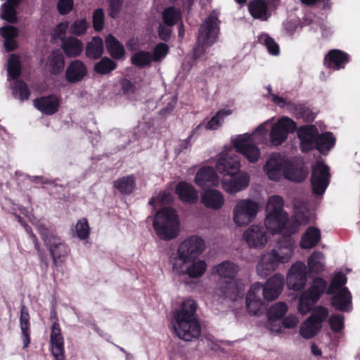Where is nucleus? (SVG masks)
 Returning <instances> with one entry per match:
<instances>
[{
	"instance_id": "56",
	"label": "nucleus",
	"mask_w": 360,
	"mask_h": 360,
	"mask_svg": "<svg viewBox=\"0 0 360 360\" xmlns=\"http://www.w3.org/2000/svg\"><path fill=\"white\" fill-rule=\"evenodd\" d=\"M252 297L251 294L247 295L246 307L250 314L257 315L263 307V302L262 300H252Z\"/></svg>"
},
{
	"instance_id": "19",
	"label": "nucleus",
	"mask_w": 360,
	"mask_h": 360,
	"mask_svg": "<svg viewBox=\"0 0 360 360\" xmlns=\"http://www.w3.org/2000/svg\"><path fill=\"white\" fill-rule=\"evenodd\" d=\"M307 271L304 263L298 262L293 264L287 276V285L293 290H300L307 282Z\"/></svg>"
},
{
	"instance_id": "15",
	"label": "nucleus",
	"mask_w": 360,
	"mask_h": 360,
	"mask_svg": "<svg viewBox=\"0 0 360 360\" xmlns=\"http://www.w3.org/2000/svg\"><path fill=\"white\" fill-rule=\"evenodd\" d=\"M295 123L290 118L283 117L271 126L269 134L270 141L274 146H279L286 141L288 135L295 131Z\"/></svg>"
},
{
	"instance_id": "42",
	"label": "nucleus",
	"mask_w": 360,
	"mask_h": 360,
	"mask_svg": "<svg viewBox=\"0 0 360 360\" xmlns=\"http://www.w3.org/2000/svg\"><path fill=\"white\" fill-rule=\"evenodd\" d=\"M103 51V40L100 37H94L93 39L87 44L86 48V54L91 58H99Z\"/></svg>"
},
{
	"instance_id": "20",
	"label": "nucleus",
	"mask_w": 360,
	"mask_h": 360,
	"mask_svg": "<svg viewBox=\"0 0 360 360\" xmlns=\"http://www.w3.org/2000/svg\"><path fill=\"white\" fill-rule=\"evenodd\" d=\"M284 287V277L276 274L270 277L263 286V296L266 300L276 299L281 293Z\"/></svg>"
},
{
	"instance_id": "61",
	"label": "nucleus",
	"mask_w": 360,
	"mask_h": 360,
	"mask_svg": "<svg viewBox=\"0 0 360 360\" xmlns=\"http://www.w3.org/2000/svg\"><path fill=\"white\" fill-rule=\"evenodd\" d=\"M57 8L61 15H65L72 11L73 0H59Z\"/></svg>"
},
{
	"instance_id": "7",
	"label": "nucleus",
	"mask_w": 360,
	"mask_h": 360,
	"mask_svg": "<svg viewBox=\"0 0 360 360\" xmlns=\"http://www.w3.org/2000/svg\"><path fill=\"white\" fill-rule=\"evenodd\" d=\"M271 120L272 119H270L261 124L252 134H240L233 140V145L236 151L242 154L250 162H257L261 156L259 148L252 143L254 136L257 134L265 135Z\"/></svg>"
},
{
	"instance_id": "12",
	"label": "nucleus",
	"mask_w": 360,
	"mask_h": 360,
	"mask_svg": "<svg viewBox=\"0 0 360 360\" xmlns=\"http://www.w3.org/2000/svg\"><path fill=\"white\" fill-rule=\"evenodd\" d=\"M172 272L176 275H187L191 279L202 277L207 269L205 260L199 257L189 259L188 261L179 260L170 263Z\"/></svg>"
},
{
	"instance_id": "22",
	"label": "nucleus",
	"mask_w": 360,
	"mask_h": 360,
	"mask_svg": "<svg viewBox=\"0 0 360 360\" xmlns=\"http://www.w3.org/2000/svg\"><path fill=\"white\" fill-rule=\"evenodd\" d=\"M195 183L200 187L218 186L219 178L211 167H202L197 172Z\"/></svg>"
},
{
	"instance_id": "2",
	"label": "nucleus",
	"mask_w": 360,
	"mask_h": 360,
	"mask_svg": "<svg viewBox=\"0 0 360 360\" xmlns=\"http://www.w3.org/2000/svg\"><path fill=\"white\" fill-rule=\"evenodd\" d=\"M263 172L269 180L275 181L285 178L300 182L308 174L302 161L292 162L280 153H272L269 155L263 167Z\"/></svg>"
},
{
	"instance_id": "10",
	"label": "nucleus",
	"mask_w": 360,
	"mask_h": 360,
	"mask_svg": "<svg viewBox=\"0 0 360 360\" xmlns=\"http://www.w3.org/2000/svg\"><path fill=\"white\" fill-rule=\"evenodd\" d=\"M205 248V242L202 237L197 235L188 236L180 243L176 255L170 258L169 262L188 261L189 259L199 257Z\"/></svg>"
},
{
	"instance_id": "43",
	"label": "nucleus",
	"mask_w": 360,
	"mask_h": 360,
	"mask_svg": "<svg viewBox=\"0 0 360 360\" xmlns=\"http://www.w3.org/2000/svg\"><path fill=\"white\" fill-rule=\"evenodd\" d=\"M335 139L332 133L326 132L319 135L316 139L315 146L321 153L328 152L334 145Z\"/></svg>"
},
{
	"instance_id": "35",
	"label": "nucleus",
	"mask_w": 360,
	"mask_h": 360,
	"mask_svg": "<svg viewBox=\"0 0 360 360\" xmlns=\"http://www.w3.org/2000/svg\"><path fill=\"white\" fill-rule=\"evenodd\" d=\"M20 323L23 348H26L30 342V316L26 307L24 306L21 307Z\"/></svg>"
},
{
	"instance_id": "59",
	"label": "nucleus",
	"mask_w": 360,
	"mask_h": 360,
	"mask_svg": "<svg viewBox=\"0 0 360 360\" xmlns=\"http://www.w3.org/2000/svg\"><path fill=\"white\" fill-rule=\"evenodd\" d=\"M330 327L334 331H340L344 327L343 316L341 315H333L329 319Z\"/></svg>"
},
{
	"instance_id": "9",
	"label": "nucleus",
	"mask_w": 360,
	"mask_h": 360,
	"mask_svg": "<svg viewBox=\"0 0 360 360\" xmlns=\"http://www.w3.org/2000/svg\"><path fill=\"white\" fill-rule=\"evenodd\" d=\"M219 32L217 18L213 15L209 16L200 26L198 37L197 46L194 49L193 57L199 58L205 53V48L213 44L217 38Z\"/></svg>"
},
{
	"instance_id": "27",
	"label": "nucleus",
	"mask_w": 360,
	"mask_h": 360,
	"mask_svg": "<svg viewBox=\"0 0 360 360\" xmlns=\"http://www.w3.org/2000/svg\"><path fill=\"white\" fill-rule=\"evenodd\" d=\"M333 295L331 300L332 305L340 311H348L352 307V296L347 288H342L339 292L330 293Z\"/></svg>"
},
{
	"instance_id": "17",
	"label": "nucleus",
	"mask_w": 360,
	"mask_h": 360,
	"mask_svg": "<svg viewBox=\"0 0 360 360\" xmlns=\"http://www.w3.org/2000/svg\"><path fill=\"white\" fill-rule=\"evenodd\" d=\"M311 181L314 193L316 195L323 194L328 186V167L322 162L317 161L313 165Z\"/></svg>"
},
{
	"instance_id": "48",
	"label": "nucleus",
	"mask_w": 360,
	"mask_h": 360,
	"mask_svg": "<svg viewBox=\"0 0 360 360\" xmlns=\"http://www.w3.org/2000/svg\"><path fill=\"white\" fill-rule=\"evenodd\" d=\"M132 64L138 67H146L150 65L152 60V55L145 51H141L135 53L131 58Z\"/></svg>"
},
{
	"instance_id": "37",
	"label": "nucleus",
	"mask_w": 360,
	"mask_h": 360,
	"mask_svg": "<svg viewBox=\"0 0 360 360\" xmlns=\"http://www.w3.org/2000/svg\"><path fill=\"white\" fill-rule=\"evenodd\" d=\"M284 202L279 195L270 196L266 202L265 214H288L284 210Z\"/></svg>"
},
{
	"instance_id": "62",
	"label": "nucleus",
	"mask_w": 360,
	"mask_h": 360,
	"mask_svg": "<svg viewBox=\"0 0 360 360\" xmlns=\"http://www.w3.org/2000/svg\"><path fill=\"white\" fill-rule=\"evenodd\" d=\"M109 4V15L115 18L120 10L122 5V0H108Z\"/></svg>"
},
{
	"instance_id": "54",
	"label": "nucleus",
	"mask_w": 360,
	"mask_h": 360,
	"mask_svg": "<svg viewBox=\"0 0 360 360\" xmlns=\"http://www.w3.org/2000/svg\"><path fill=\"white\" fill-rule=\"evenodd\" d=\"M89 24L85 19H77L70 26L69 32L74 35H82L86 32Z\"/></svg>"
},
{
	"instance_id": "1",
	"label": "nucleus",
	"mask_w": 360,
	"mask_h": 360,
	"mask_svg": "<svg viewBox=\"0 0 360 360\" xmlns=\"http://www.w3.org/2000/svg\"><path fill=\"white\" fill-rule=\"evenodd\" d=\"M314 219V214L304 203L295 205L292 221L288 214H265L263 226L271 235H276L283 231L292 234L297 231L300 226L305 225Z\"/></svg>"
},
{
	"instance_id": "39",
	"label": "nucleus",
	"mask_w": 360,
	"mask_h": 360,
	"mask_svg": "<svg viewBox=\"0 0 360 360\" xmlns=\"http://www.w3.org/2000/svg\"><path fill=\"white\" fill-rule=\"evenodd\" d=\"M106 47L109 53L115 58H122L124 56V46L112 35L105 39Z\"/></svg>"
},
{
	"instance_id": "52",
	"label": "nucleus",
	"mask_w": 360,
	"mask_h": 360,
	"mask_svg": "<svg viewBox=\"0 0 360 360\" xmlns=\"http://www.w3.org/2000/svg\"><path fill=\"white\" fill-rule=\"evenodd\" d=\"M346 281L347 278L342 273L339 272L336 274L328 289V293L339 292L342 288H345L343 285L346 283Z\"/></svg>"
},
{
	"instance_id": "28",
	"label": "nucleus",
	"mask_w": 360,
	"mask_h": 360,
	"mask_svg": "<svg viewBox=\"0 0 360 360\" xmlns=\"http://www.w3.org/2000/svg\"><path fill=\"white\" fill-rule=\"evenodd\" d=\"M348 61V55L337 49L330 51L325 58L326 65L334 70L343 68Z\"/></svg>"
},
{
	"instance_id": "14",
	"label": "nucleus",
	"mask_w": 360,
	"mask_h": 360,
	"mask_svg": "<svg viewBox=\"0 0 360 360\" xmlns=\"http://www.w3.org/2000/svg\"><path fill=\"white\" fill-rule=\"evenodd\" d=\"M37 229L46 245L49 248L55 264L61 262L62 259L68 255V248L63 241L54 236L44 225L39 224Z\"/></svg>"
},
{
	"instance_id": "58",
	"label": "nucleus",
	"mask_w": 360,
	"mask_h": 360,
	"mask_svg": "<svg viewBox=\"0 0 360 360\" xmlns=\"http://www.w3.org/2000/svg\"><path fill=\"white\" fill-rule=\"evenodd\" d=\"M104 12L102 8L96 9L93 15L94 27L96 30L100 31L103 27Z\"/></svg>"
},
{
	"instance_id": "36",
	"label": "nucleus",
	"mask_w": 360,
	"mask_h": 360,
	"mask_svg": "<svg viewBox=\"0 0 360 360\" xmlns=\"http://www.w3.org/2000/svg\"><path fill=\"white\" fill-rule=\"evenodd\" d=\"M321 327V324L310 316L302 323L300 333L304 338L309 339L318 333Z\"/></svg>"
},
{
	"instance_id": "29",
	"label": "nucleus",
	"mask_w": 360,
	"mask_h": 360,
	"mask_svg": "<svg viewBox=\"0 0 360 360\" xmlns=\"http://www.w3.org/2000/svg\"><path fill=\"white\" fill-rule=\"evenodd\" d=\"M321 231L314 226L309 227L302 234L300 245L303 249H311L321 240Z\"/></svg>"
},
{
	"instance_id": "60",
	"label": "nucleus",
	"mask_w": 360,
	"mask_h": 360,
	"mask_svg": "<svg viewBox=\"0 0 360 360\" xmlns=\"http://www.w3.org/2000/svg\"><path fill=\"white\" fill-rule=\"evenodd\" d=\"M328 315V309L325 307L319 306L314 309L311 317L314 318L316 321H319L320 324H321V322L326 319Z\"/></svg>"
},
{
	"instance_id": "24",
	"label": "nucleus",
	"mask_w": 360,
	"mask_h": 360,
	"mask_svg": "<svg viewBox=\"0 0 360 360\" xmlns=\"http://www.w3.org/2000/svg\"><path fill=\"white\" fill-rule=\"evenodd\" d=\"M33 102L35 108L45 115L56 113L60 103V99L56 96L41 97Z\"/></svg>"
},
{
	"instance_id": "53",
	"label": "nucleus",
	"mask_w": 360,
	"mask_h": 360,
	"mask_svg": "<svg viewBox=\"0 0 360 360\" xmlns=\"http://www.w3.org/2000/svg\"><path fill=\"white\" fill-rule=\"evenodd\" d=\"M173 200V197L169 192L163 191L160 193L157 196L153 197L149 201L150 205L155 207L160 205H165L170 204Z\"/></svg>"
},
{
	"instance_id": "5",
	"label": "nucleus",
	"mask_w": 360,
	"mask_h": 360,
	"mask_svg": "<svg viewBox=\"0 0 360 360\" xmlns=\"http://www.w3.org/2000/svg\"><path fill=\"white\" fill-rule=\"evenodd\" d=\"M239 271V266L230 261H224L212 267L214 274L228 280L217 290L219 296L235 300L243 290V285L235 278Z\"/></svg>"
},
{
	"instance_id": "47",
	"label": "nucleus",
	"mask_w": 360,
	"mask_h": 360,
	"mask_svg": "<svg viewBox=\"0 0 360 360\" xmlns=\"http://www.w3.org/2000/svg\"><path fill=\"white\" fill-rule=\"evenodd\" d=\"M162 19L164 24L173 26L181 19V13L174 7H168L162 13Z\"/></svg>"
},
{
	"instance_id": "44",
	"label": "nucleus",
	"mask_w": 360,
	"mask_h": 360,
	"mask_svg": "<svg viewBox=\"0 0 360 360\" xmlns=\"http://www.w3.org/2000/svg\"><path fill=\"white\" fill-rule=\"evenodd\" d=\"M258 41L265 46L269 54L275 56L279 55L280 49L278 44L269 34L266 33L261 34L258 37Z\"/></svg>"
},
{
	"instance_id": "40",
	"label": "nucleus",
	"mask_w": 360,
	"mask_h": 360,
	"mask_svg": "<svg viewBox=\"0 0 360 360\" xmlns=\"http://www.w3.org/2000/svg\"><path fill=\"white\" fill-rule=\"evenodd\" d=\"M233 111L231 109H221L205 124V129L208 130H216L219 128L226 117L231 115Z\"/></svg>"
},
{
	"instance_id": "64",
	"label": "nucleus",
	"mask_w": 360,
	"mask_h": 360,
	"mask_svg": "<svg viewBox=\"0 0 360 360\" xmlns=\"http://www.w3.org/2000/svg\"><path fill=\"white\" fill-rule=\"evenodd\" d=\"M261 289L262 285H260V283H256L251 286L247 295L251 294L252 300H262Z\"/></svg>"
},
{
	"instance_id": "32",
	"label": "nucleus",
	"mask_w": 360,
	"mask_h": 360,
	"mask_svg": "<svg viewBox=\"0 0 360 360\" xmlns=\"http://www.w3.org/2000/svg\"><path fill=\"white\" fill-rule=\"evenodd\" d=\"M62 48L67 56L76 57L82 53L83 44L79 39L69 37L63 41Z\"/></svg>"
},
{
	"instance_id": "31",
	"label": "nucleus",
	"mask_w": 360,
	"mask_h": 360,
	"mask_svg": "<svg viewBox=\"0 0 360 360\" xmlns=\"http://www.w3.org/2000/svg\"><path fill=\"white\" fill-rule=\"evenodd\" d=\"M0 34L4 38V47L7 51H11L17 47L15 38L18 34V29L13 26H5L0 28Z\"/></svg>"
},
{
	"instance_id": "45",
	"label": "nucleus",
	"mask_w": 360,
	"mask_h": 360,
	"mask_svg": "<svg viewBox=\"0 0 360 360\" xmlns=\"http://www.w3.org/2000/svg\"><path fill=\"white\" fill-rule=\"evenodd\" d=\"M288 307L285 302H278L272 305L269 309V319L271 322L281 319L288 311Z\"/></svg>"
},
{
	"instance_id": "6",
	"label": "nucleus",
	"mask_w": 360,
	"mask_h": 360,
	"mask_svg": "<svg viewBox=\"0 0 360 360\" xmlns=\"http://www.w3.org/2000/svg\"><path fill=\"white\" fill-rule=\"evenodd\" d=\"M154 230L162 240L175 238L180 231V219L177 212L172 207H164L158 211L153 218Z\"/></svg>"
},
{
	"instance_id": "16",
	"label": "nucleus",
	"mask_w": 360,
	"mask_h": 360,
	"mask_svg": "<svg viewBox=\"0 0 360 360\" xmlns=\"http://www.w3.org/2000/svg\"><path fill=\"white\" fill-rule=\"evenodd\" d=\"M240 168V158L233 150L223 151L219 155L216 164V169L223 176L235 174L239 171Z\"/></svg>"
},
{
	"instance_id": "41",
	"label": "nucleus",
	"mask_w": 360,
	"mask_h": 360,
	"mask_svg": "<svg viewBox=\"0 0 360 360\" xmlns=\"http://www.w3.org/2000/svg\"><path fill=\"white\" fill-rule=\"evenodd\" d=\"M115 187L123 194L131 193L135 188V178L134 176H123L114 182Z\"/></svg>"
},
{
	"instance_id": "63",
	"label": "nucleus",
	"mask_w": 360,
	"mask_h": 360,
	"mask_svg": "<svg viewBox=\"0 0 360 360\" xmlns=\"http://www.w3.org/2000/svg\"><path fill=\"white\" fill-rule=\"evenodd\" d=\"M299 322L296 315L290 314L282 321V325L285 328H293L297 326Z\"/></svg>"
},
{
	"instance_id": "55",
	"label": "nucleus",
	"mask_w": 360,
	"mask_h": 360,
	"mask_svg": "<svg viewBox=\"0 0 360 360\" xmlns=\"http://www.w3.org/2000/svg\"><path fill=\"white\" fill-rule=\"evenodd\" d=\"M116 68V63L108 58H103L95 65V70L101 74H106Z\"/></svg>"
},
{
	"instance_id": "25",
	"label": "nucleus",
	"mask_w": 360,
	"mask_h": 360,
	"mask_svg": "<svg viewBox=\"0 0 360 360\" xmlns=\"http://www.w3.org/2000/svg\"><path fill=\"white\" fill-rule=\"evenodd\" d=\"M87 69L85 65L79 60L71 62L65 71V79L70 83L81 81L86 75Z\"/></svg>"
},
{
	"instance_id": "4",
	"label": "nucleus",
	"mask_w": 360,
	"mask_h": 360,
	"mask_svg": "<svg viewBox=\"0 0 360 360\" xmlns=\"http://www.w3.org/2000/svg\"><path fill=\"white\" fill-rule=\"evenodd\" d=\"M295 241L287 237L278 242L273 249L261 255L256 266L257 275L265 278L277 269L281 264L288 262L294 254Z\"/></svg>"
},
{
	"instance_id": "33",
	"label": "nucleus",
	"mask_w": 360,
	"mask_h": 360,
	"mask_svg": "<svg viewBox=\"0 0 360 360\" xmlns=\"http://www.w3.org/2000/svg\"><path fill=\"white\" fill-rule=\"evenodd\" d=\"M64 64L63 56L60 51L57 50L53 51L49 56L46 65L51 75H58L63 70Z\"/></svg>"
},
{
	"instance_id": "34",
	"label": "nucleus",
	"mask_w": 360,
	"mask_h": 360,
	"mask_svg": "<svg viewBox=\"0 0 360 360\" xmlns=\"http://www.w3.org/2000/svg\"><path fill=\"white\" fill-rule=\"evenodd\" d=\"M309 271L311 273H320L324 270L325 257L320 251L313 252L307 259Z\"/></svg>"
},
{
	"instance_id": "18",
	"label": "nucleus",
	"mask_w": 360,
	"mask_h": 360,
	"mask_svg": "<svg viewBox=\"0 0 360 360\" xmlns=\"http://www.w3.org/2000/svg\"><path fill=\"white\" fill-rule=\"evenodd\" d=\"M250 184V176L245 172L225 176L221 179V187L227 193L235 194L245 189Z\"/></svg>"
},
{
	"instance_id": "23",
	"label": "nucleus",
	"mask_w": 360,
	"mask_h": 360,
	"mask_svg": "<svg viewBox=\"0 0 360 360\" xmlns=\"http://www.w3.org/2000/svg\"><path fill=\"white\" fill-rule=\"evenodd\" d=\"M319 131L314 125H309L301 128L298 131V136L301 141V148L303 151H308L315 146Z\"/></svg>"
},
{
	"instance_id": "21",
	"label": "nucleus",
	"mask_w": 360,
	"mask_h": 360,
	"mask_svg": "<svg viewBox=\"0 0 360 360\" xmlns=\"http://www.w3.org/2000/svg\"><path fill=\"white\" fill-rule=\"evenodd\" d=\"M200 200L206 208L212 210H219L225 204L223 193L215 189L205 191L200 195Z\"/></svg>"
},
{
	"instance_id": "8",
	"label": "nucleus",
	"mask_w": 360,
	"mask_h": 360,
	"mask_svg": "<svg viewBox=\"0 0 360 360\" xmlns=\"http://www.w3.org/2000/svg\"><path fill=\"white\" fill-rule=\"evenodd\" d=\"M259 211L257 201L251 198L238 199L232 210V221L236 227H245L256 219Z\"/></svg>"
},
{
	"instance_id": "30",
	"label": "nucleus",
	"mask_w": 360,
	"mask_h": 360,
	"mask_svg": "<svg viewBox=\"0 0 360 360\" xmlns=\"http://www.w3.org/2000/svg\"><path fill=\"white\" fill-rule=\"evenodd\" d=\"M266 0H252L248 5L249 12L256 19L266 21L270 16Z\"/></svg>"
},
{
	"instance_id": "13",
	"label": "nucleus",
	"mask_w": 360,
	"mask_h": 360,
	"mask_svg": "<svg viewBox=\"0 0 360 360\" xmlns=\"http://www.w3.org/2000/svg\"><path fill=\"white\" fill-rule=\"evenodd\" d=\"M270 233L262 223L250 224L243 231L242 238L249 248L264 249L270 241Z\"/></svg>"
},
{
	"instance_id": "50",
	"label": "nucleus",
	"mask_w": 360,
	"mask_h": 360,
	"mask_svg": "<svg viewBox=\"0 0 360 360\" xmlns=\"http://www.w3.org/2000/svg\"><path fill=\"white\" fill-rule=\"evenodd\" d=\"M12 85L13 96L20 101L27 99L30 95L27 85L21 81H14Z\"/></svg>"
},
{
	"instance_id": "57",
	"label": "nucleus",
	"mask_w": 360,
	"mask_h": 360,
	"mask_svg": "<svg viewBox=\"0 0 360 360\" xmlns=\"http://www.w3.org/2000/svg\"><path fill=\"white\" fill-rule=\"evenodd\" d=\"M168 51L169 47L167 44L164 43L158 44L154 49L153 54L152 55L153 61L160 62L166 57Z\"/></svg>"
},
{
	"instance_id": "38",
	"label": "nucleus",
	"mask_w": 360,
	"mask_h": 360,
	"mask_svg": "<svg viewBox=\"0 0 360 360\" xmlns=\"http://www.w3.org/2000/svg\"><path fill=\"white\" fill-rule=\"evenodd\" d=\"M20 0H8L2 5L1 11V18L10 22H17L15 8Z\"/></svg>"
},
{
	"instance_id": "51",
	"label": "nucleus",
	"mask_w": 360,
	"mask_h": 360,
	"mask_svg": "<svg viewBox=\"0 0 360 360\" xmlns=\"http://www.w3.org/2000/svg\"><path fill=\"white\" fill-rule=\"evenodd\" d=\"M52 354L55 360H65L63 338L51 340Z\"/></svg>"
},
{
	"instance_id": "49",
	"label": "nucleus",
	"mask_w": 360,
	"mask_h": 360,
	"mask_svg": "<svg viewBox=\"0 0 360 360\" xmlns=\"http://www.w3.org/2000/svg\"><path fill=\"white\" fill-rule=\"evenodd\" d=\"M20 63L18 57L11 55L8 61L7 71L8 79H15L20 74Z\"/></svg>"
},
{
	"instance_id": "46",
	"label": "nucleus",
	"mask_w": 360,
	"mask_h": 360,
	"mask_svg": "<svg viewBox=\"0 0 360 360\" xmlns=\"http://www.w3.org/2000/svg\"><path fill=\"white\" fill-rule=\"evenodd\" d=\"M75 236L81 240H86L90 234V227L86 218L79 219L74 229Z\"/></svg>"
},
{
	"instance_id": "26",
	"label": "nucleus",
	"mask_w": 360,
	"mask_h": 360,
	"mask_svg": "<svg viewBox=\"0 0 360 360\" xmlns=\"http://www.w3.org/2000/svg\"><path fill=\"white\" fill-rule=\"evenodd\" d=\"M176 193L179 199L187 203H193L198 199V192L194 186L186 181H180L176 186Z\"/></svg>"
},
{
	"instance_id": "11",
	"label": "nucleus",
	"mask_w": 360,
	"mask_h": 360,
	"mask_svg": "<svg viewBox=\"0 0 360 360\" xmlns=\"http://www.w3.org/2000/svg\"><path fill=\"white\" fill-rule=\"evenodd\" d=\"M326 286L327 283L323 278L317 277L314 279L310 288L300 297L298 311L303 315L307 314L326 290Z\"/></svg>"
},
{
	"instance_id": "3",
	"label": "nucleus",
	"mask_w": 360,
	"mask_h": 360,
	"mask_svg": "<svg viewBox=\"0 0 360 360\" xmlns=\"http://www.w3.org/2000/svg\"><path fill=\"white\" fill-rule=\"evenodd\" d=\"M197 307L196 301L188 298L174 311L172 328L179 338L192 341L200 335V326L196 317Z\"/></svg>"
}]
</instances>
